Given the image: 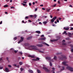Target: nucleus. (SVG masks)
Masks as SVG:
<instances>
[{
  "instance_id": "27",
  "label": "nucleus",
  "mask_w": 73,
  "mask_h": 73,
  "mask_svg": "<svg viewBox=\"0 0 73 73\" xmlns=\"http://www.w3.org/2000/svg\"><path fill=\"white\" fill-rule=\"evenodd\" d=\"M54 60H56L57 59V57H56V56H54Z\"/></svg>"
},
{
  "instance_id": "38",
  "label": "nucleus",
  "mask_w": 73,
  "mask_h": 73,
  "mask_svg": "<svg viewBox=\"0 0 73 73\" xmlns=\"http://www.w3.org/2000/svg\"><path fill=\"white\" fill-rule=\"evenodd\" d=\"M20 70L21 71H23V70H24V69H23V68H21Z\"/></svg>"
},
{
  "instance_id": "43",
  "label": "nucleus",
  "mask_w": 73,
  "mask_h": 73,
  "mask_svg": "<svg viewBox=\"0 0 73 73\" xmlns=\"http://www.w3.org/2000/svg\"><path fill=\"white\" fill-rule=\"evenodd\" d=\"M56 4H54L52 6V7H56Z\"/></svg>"
},
{
  "instance_id": "5",
  "label": "nucleus",
  "mask_w": 73,
  "mask_h": 73,
  "mask_svg": "<svg viewBox=\"0 0 73 73\" xmlns=\"http://www.w3.org/2000/svg\"><path fill=\"white\" fill-rule=\"evenodd\" d=\"M63 29H64L66 30V31H68L69 29V28L68 27H64Z\"/></svg>"
},
{
  "instance_id": "6",
  "label": "nucleus",
  "mask_w": 73,
  "mask_h": 73,
  "mask_svg": "<svg viewBox=\"0 0 73 73\" xmlns=\"http://www.w3.org/2000/svg\"><path fill=\"white\" fill-rule=\"evenodd\" d=\"M43 69H44V70H45L46 72H49V70H48V68H47L46 67H43Z\"/></svg>"
},
{
  "instance_id": "62",
  "label": "nucleus",
  "mask_w": 73,
  "mask_h": 73,
  "mask_svg": "<svg viewBox=\"0 0 73 73\" xmlns=\"http://www.w3.org/2000/svg\"><path fill=\"white\" fill-rule=\"evenodd\" d=\"M70 7H72V6L71 5H70L69 6Z\"/></svg>"
},
{
  "instance_id": "61",
  "label": "nucleus",
  "mask_w": 73,
  "mask_h": 73,
  "mask_svg": "<svg viewBox=\"0 0 73 73\" xmlns=\"http://www.w3.org/2000/svg\"><path fill=\"white\" fill-rule=\"evenodd\" d=\"M23 3H25V4H26V3H27V2H25V1H23Z\"/></svg>"
},
{
  "instance_id": "11",
  "label": "nucleus",
  "mask_w": 73,
  "mask_h": 73,
  "mask_svg": "<svg viewBox=\"0 0 73 73\" xmlns=\"http://www.w3.org/2000/svg\"><path fill=\"white\" fill-rule=\"evenodd\" d=\"M29 57H31V58H35V55H29Z\"/></svg>"
},
{
  "instance_id": "15",
  "label": "nucleus",
  "mask_w": 73,
  "mask_h": 73,
  "mask_svg": "<svg viewBox=\"0 0 73 73\" xmlns=\"http://www.w3.org/2000/svg\"><path fill=\"white\" fill-rule=\"evenodd\" d=\"M43 44L44 45H46V46H49V45L48 44H47L45 42H43Z\"/></svg>"
},
{
  "instance_id": "26",
  "label": "nucleus",
  "mask_w": 73,
  "mask_h": 73,
  "mask_svg": "<svg viewBox=\"0 0 73 73\" xmlns=\"http://www.w3.org/2000/svg\"><path fill=\"white\" fill-rule=\"evenodd\" d=\"M54 21V20L53 19H52L51 20V23H53Z\"/></svg>"
},
{
  "instance_id": "49",
  "label": "nucleus",
  "mask_w": 73,
  "mask_h": 73,
  "mask_svg": "<svg viewBox=\"0 0 73 73\" xmlns=\"http://www.w3.org/2000/svg\"><path fill=\"white\" fill-rule=\"evenodd\" d=\"M65 42V40H63L62 41V42L64 43Z\"/></svg>"
},
{
  "instance_id": "9",
  "label": "nucleus",
  "mask_w": 73,
  "mask_h": 73,
  "mask_svg": "<svg viewBox=\"0 0 73 73\" xmlns=\"http://www.w3.org/2000/svg\"><path fill=\"white\" fill-rule=\"evenodd\" d=\"M68 36L70 37H71L72 36V35L70 33H68Z\"/></svg>"
},
{
  "instance_id": "12",
  "label": "nucleus",
  "mask_w": 73,
  "mask_h": 73,
  "mask_svg": "<svg viewBox=\"0 0 73 73\" xmlns=\"http://www.w3.org/2000/svg\"><path fill=\"white\" fill-rule=\"evenodd\" d=\"M5 72H9V69H8V68H6L5 69Z\"/></svg>"
},
{
  "instance_id": "24",
  "label": "nucleus",
  "mask_w": 73,
  "mask_h": 73,
  "mask_svg": "<svg viewBox=\"0 0 73 73\" xmlns=\"http://www.w3.org/2000/svg\"><path fill=\"white\" fill-rule=\"evenodd\" d=\"M38 73H41V71L39 70H37Z\"/></svg>"
},
{
  "instance_id": "46",
  "label": "nucleus",
  "mask_w": 73,
  "mask_h": 73,
  "mask_svg": "<svg viewBox=\"0 0 73 73\" xmlns=\"http://www.w3.org/2000/svg\"><path fill=\"white\" fill-rule=\"evenodd\" d=\"M17 68H19V65H17V66H16Z\"/></svg>"
},
{
  "instance_id": "19",
  "label": "nucleus",
  "mask_w": 73,
  "mask_h": 73,
  "mask_svg": "<svg viewBox=\"0 0 73 73\" xmlns=\"http://www.w3.org/2000/svg\"><path fill=\"white\" fill-rule=\"evenodd\" d=\"M63 35H64V34H66V35H68V34L66 32V31H64V33H62Z\"/></svg>"
},
{
  "instance_id": "3",
  "label": "nucleus",
  "mask_w": 73,
  "mask_h": 73,
  "mask_svg": "<svg viewBox=\"0 0 73 73\" xmlns=\"http://www.w3.org/2000/svg\"><path fill=\"white\" fill-rule=\"evenodd\" d=\"M66 68L71 72H73V68H72L67 66L66 67Z\"/></svg>"
},
{
  "instance_id": "28",
  "label": "nucleus",
  "mask_w": 73,
  "mask_h": 73,
  "mask_svg": "<svg viewBox=\"0 0 73 73\" xmlns=\"http://www.w3.org/2000/svg\"><path fill=\"white\" fill-rule=\"evenodd\" d=\"M11 49V51H14L15 50V49H13V48H11L10 49Z\"/></svg>"
},
{
  "instance_id": "17",
  "label": "nucleus",
  "mask_w": 73,
  "mask_h": 73,
  "mask_svg": "<svg viewBox=\"0 0 73 73\" xmlns=\"http://www.w3.org/2000/svg\"><path fill=\"white\" fill-rule=\"evenodd\" d=\"M36 33H38V34H40L41 33V32L40 31H35Z\"/></svg>"
},
{
  "instance_id": "51",
  "label": "nucleus",
  "mask_w": 73,
  "mask_h": 73,
  "mask_svg": "<svg viewBox=\"0 0 73 73\" xmlns=\"http://www.w3.org/2000/svg\"><path fill=\"white\" fill-rule=\"evenodd\" d=\"M70 46L71 48H73V44H71Z\"/></svg>"
},
{
  "instance_id": "20",
  "label": "nucleus",
  "mask_w": 73,
  "mask_h": 73,
  "mask_svg": "<svg viewBox=\"0 0 73 73\" xmlns=\"http://www.w3.org/2000/svg\"><path fill=\"white\" fill-rule=\"evenodd\" d=\"M50 9H47L46 10V12H50Z\"/></svg>"
},
{
  "instance_id": "22",
  "label": "nucleus",
  "mask_w": 73,
  "mask_h": 73,
  "mask_svg": "<svg viewBox=\"0 0 73 73\" xmlns=\"http://www.w3.org/2000/svg\"><path fill=\"white\" fill-rule=\"evenodd\" d=\"M62 58H63V59H66V57L65 56H63Z\"/></svg>"
},
{
  "instance_id": "45",
  "label": "nucleus",
  "mask_w": 73,
  "mask_h": 73,
  "mask_svg": "<svg viewBox=\"0 0 73 73\" xmlns=\"http://www.w3.org/2000/svg\"><path fill=\"white\" fill-rule=\"evenodd\" d=\"M33 60H34V61H37L36 60V59H33Z\"/></svg>"
},
{
  "instance_id": "56",
  "label": "nucleus",
  "mask_w": 73,
  "mask_h": 73,
  "mask_svg": "<svg viewBox=\"0 0 73 73\" xmlns=\"http://www.w3.org/2000/svg\"><path fill=\"white\" fill-rule=\"evenodd\" d=\"M52 27H56V25H54V24H53L52 25Z\"/></svg>"
},
{
  "instance_id": "23",
  "label": "nucleus",
  "mask_w": 73,
  "mask_h": 73,
  "mask_svg": "<svg viewBox=\"0 0 73 73\" xmlns=\"http://www.w3.org/2000/svg\"><path fill=\"white\" fill-rule=\"evenodd\" d=\"M64 67L62 66V68L61 69V70H64Z\"/></svg>"
},
{
  "instance_id": "1",
  "label": "nucleus",
  "mask_w": 73,
  "mask_h": 73,
  "mask_svg": "<svg viewBox=\"0 0 73 73\" xmlns=\"http://www.w3.org/2000/svg\"><path fill=\"white\" fill-rule=\"evenodd\" d=\"M24 45L25 46V48L27 49H29V50H38L41 53H44V52L41 51L38 49H37V47L35 46H31L28 43L25 44Z\"/></svg>"
},
{
  "instance_id": "60",
  "label": "nucleus",
  "mask_w": 73,
  "mask_h": 73,
  "mask_svg": "<svg viewBox=\"0 0 73 73\" xmlns=\"http://www.w3.org/2000/svg\"><path fill=\"white\" fill-rule=\"evenodd\" d=\"M42 9L43 10H45V8H42Z\"/></svg>"
},
{
  "instance_id": "44",
  "label": "nucleus",
  "mask_w": 73,
  "mask_h": 73,
  "mask_svg": "<svg viewBox=\"0 0 73 73\" xmlns=\"http://www.w3.org/2000/svg\"><path fill=\"white\" fill-rule=\"evenodd\" d=\"M8 66L9 67V68H11L12 67V66L11 65H8Z\"/></svg>"
},
{
  "instance_id": "30",
  "label": "nucleus",
  "mask_w": 73,
  "mask_h": 73,
  "mask_svg": "<svg viewBox=\"0 0 73 73\" xmlns=\"http://www.w3.org/2000/svg\"><path fill=\"white\" fill-rule=\"evenodd\" d=\"M57 19V17H54L53 18V19L54 20H56Z\"/></svg>"
},
{
  "instance_id": "7",
  "label": "nucleus",
  "mask_w": 73,
  "mask_h": 73,
  "mask_svg": "<svg viewBox=\"0 0 73 73\" xmlns=\"http://www.w3.org/2000/svg\"><path fill=\"white\" fill-rule=\"evenodd\" d=\"M46 39V38L45 37H44L43 38H40L39 40H45Z\"/></svg>"
},
{
  "instance_id": "53",
  "label": "nucleus",
  "mask_w": 73,
  "mask_h": 73,
  "mask_svg": "<svg viewBox=\"0 0 73 73\" xmlns=\"http://www.w3.org/2000/svg\"><path fill=\"white\" fill-rule=\"evenodd\" d=\"M56 21L57 23H59V20L57 19H56Z\"/></svg>"
},
{
  "instance_id": "35",
  "label": "nucleus",
  "mask_w": 73,
  "mask_h": 73,
  "mask_svg": "<svg viewBox=\"0 0 73 73\" xmlns=\"http://www.w3.org/2000/svg\"><path fill=\"white\" fill-rule=\"evenodd\" d=\"M13 39L14 40H17V37H15L13 38Z\"/></svg>"
},
{
  "instance_id": "57",
  "label": "nucleus",
  "mask_w": 73,
  "mask_h": 73,
  "mask_svg": "<svg viewBox=\"0 0 73 73\" xmlns=\"http://www.w3.org/2000/svg\"><path fill=\"white\" fill-rule=\"evenodd\" d=\"M28 21H29V22L30 23H31V22L32 21H31V20H29Z\"/></svg>"
},
{
  "instance_id": "48",
  "label": "nucleus",
  "mask_w": 73,
  "mask_h": 73,
  "mask_svg": "<svg viewBox=\"0 0 73 73\" xmlns=\"http://www.w3.org/2000/svg\"><path fill=\"white\" fill-rule=\"evenodd\" d=\"M70 26H73V24H71L70 25Z\"/></svg>"
},
{
  "instance_id": "16",
  "label": "nucleus",
  "mask_w": 73,
  "mask_h": 73,
  "mask_svg": "<svg viewBox=\"0 0 73 73\" xmlns=\"http://www.w3.org/2000/svg\"><path fill=\"white\" fill-rule=\"evenodd\" d=\"M29 72L30 73H33V71H32V70H28Z\"/></svg>"
},
{
  "instance_id": "50",
  "label": "nucleus",
  "mask_w": 73,
  "mask_h": 73,
  "mask_svg": "<svg viewBox=\"0 0 73 73\" xmlns=\"http://www.w3.org/2000/svg\"><path fill=\"white\" fill-rule=\"evenodd\" d=\"M71 52H73V48L71 49Z\"/></svg>"
},
{
  "instance_id": "42",
  "label": "nucleus",
  "mask_w": 73,
  "mask_h": 73,
  "mask_svg": "<svg viewBox=\"0 0 73 73\" xmlns=\"http://www.w3.org/2000/svg\"><path fill=\"white\" fill-rule=\"evenodd\" d=\"M13 8H15V7L12 6L11 7V9H13Z\"/></svg>"
},
{
  "instance_id": "64",
  "label": "nucleus",
  "mask_w": 73,
  "mask_h": 73,
  "mask_svg": "<svg viewBox=\"0 0 73 73\" xmlns=\"http://www.w3.org/2000/svg\"><path fill=\"white\" fill-rule=\"evenodd\" d=\"M52 73H55V72L54 71H52Z\"/></svg>"
},
{
  "instance_id": "31",
  "label": "nucleus",
  "mask_w": 73,
  "mask_h": 73,
  "mask_svg": "<svg viewBox=\"0 0 73 73\" xmlns=\"http://www.w3.org/2000/svg\"><path fill=\"white\" fill-rule=\"evenodd\" d=\"M23 5V6H24V7H25V6H26V5H27L24 4V3H21Z\"/></svg>"
},
{
  "instance_id": "54",
  "label": "nucleus",
  "mask_w": 73,
  "mask_h": 73,
  "mask_svg": "<svg viewBox=\"0 0 73 73\" xmlns=\"http://www.w3.org/2000/svg\"><path fill=\"white\" fill-rule=\"evenodd\" d=\"M29 6H31V5H32L31 3H29Z\"/></svg>"
},
{
  "instance_id": "41",
  "label": "nucleus",
  "mask_w": 73,
  "mask_h": 73,
  "mask_svg": "<svg viewBox=\"0 0 73 73\" xmlns=\"http://www.w3.org/2000/svg\"><path fill=\"white\" fill-rule=\"evenodd\" d=\"M28 18H29V17H28V16H27V17H25V19H28Z\"/></svg>"
},
{
  "instance_id": "25",
  "label": "nucleus",
  "mask_w": 73,
  "mask_h": 73,
  "mask_svg": "<svg viewBox=\"0 0 73 73\" xmlns=\"http://www.w3.org/2000/svg\"><path fill=\"white\" fill-rule=\"evenodd\" d=\"M2 61H3V59H2V58H1L0 59V63L2 62Z\"/></svg>"
},
{
  "instance_id": "40",
  "label": "nucleus",
  "mask_w": 73,
  "mask_h": 73,
  "mask_svg": "<svg viewBox=\"0 0 73 73\" xmlns=\"http://www.w3.org/2000/svg\"><path fill=\"white\" fill-rule=\"evenodd\" d=\"M3 69V67H0V70H1V69Z\"/></svg>"
},
{
  "instance_id": "55",
  "label": "nucleus",
  "mask_w": 73,
  "mask_h": 73,
  "mask_svg": "<svg viewBox=\"0 0 73 73\" xmlns=\"http://www.w3.org/2000/svg\"><path fill=\"white\" fill-rule=\"evenodd\" d=\"M37 8H36L35 9V11H37Z\"/></svg>"
},
{
  "instance_id": "59",
  "label": "nucleus",
  "mask_w": 73,
  "mask_h": 73,
  "mask_svg": "<svg viewBox=\"0 0 73 73\" xmlns=\"http://www.w3.org/2000/svg\"><path fill=\"white\" fill-rule=\"evenodd\" d=\"M40 7H43L44 6V5H40Z\"/></svg>"
},
{
  "instance_id": "8",
  "label": "nucleus",
  "mask_w": 73,
  "mask_h": 73,
  "mask_svg": "<svg viewBox=\"0 0 73 73\" xmlns=\"http://www.w3.org/2000/svg\"><path fill=\"white\" fill-rule=\"evenodd\" d=\"M36 46H38V47H42V46H43V45L42 44H36Z\"/></svg>"
},
{
  "instance_id": "36",
  "label": "nucleus",
  "mask_w": 73,
  "mask_h": 73,
  "mask_svg": "<svg viewBox=\"0 0 73 73\" xmlns=\"http://www.w3.org/2000/svg\"><path fill=\"white\" fill-rule=\"evenodd\" d=\"M19 53H20V54H21V55H22V54H23V52L20 51L19 52Z\"/></svg>"
},
{
  "instance_id": "34",
  "label": "nucleus",
  "mask_w": 73,
  "mask_h": 73,
  "mask_svg": "<svg viewBox=\"0 0 73 73\" xmlns=\"http://www.w3.org/2000/svg\"><path fill=\"white\" fill-rule=\"evenodd\" d=\"M66 39L67 40H70V38H66Z\"/></svg>"
},
{
  "instance_id": "14",
  "label": "nucleus",
  "mask_w": 73,
  "mask_h": 73,
  "mask_svg": "<svg viewBox=\"0 0 73 73\" xmlns=\"http://www.w3.org/2000/svg\"><path fill=\"white\" fill-rule=\"evenodd\" d=\"M32 38V36H30L29 37H28L27 38V40H30V39H31Z\"/></svg>"
},
{
  "instance_id": "13",
  "label": "nucleus",
  "mask_w": 73,
  "mask_h": 73,
  "mask_svg": "<svg viewBox=\"0 0 73 73\" xmlns=\"http://www.w3.org/2000/svg\"><path fill=\"white\" fill-rule=\"evenodd\" d=\"M58 40V39H53L51 40V42H54V41H57Z\"/></svg>"
},
{
  "instance_id": "2",
  "label": "nucleus",
  "mask_w": 73,
  "mask_h": 73,
  "mask_svg": "<svg viewBox=\"0 0 73 73\" xmlns=\"http://www.w3.org/2000/svg\"><path fill=\"white\" fill-rule=\"evenodd\" d=\"M46 60H48V61L50 62V66H52V64L51 63V62H54V61L53 60V59H51V58L50 57H46Z\"/></svg>"
},
{
  "instance_id": "29",
  "label": "nucleus",
  "mask_w": 73,
  "mask_h": 73,
  "mask_svg": "<svg viewBox=\"0 0 73 73\" xmlns=\"http://www.w3.org/2000/svg\"><path fill=\"white\" fill-rule=\"evenodd\" d=\"M8 5H4V7L5 8L6 7H8Z\"/></svg>"
},
{
  "instance_id": "58",
  "label": "nucleus",
  "mask_w": 73,
  "mask_h": 73,
  "mask_svg": "<svg viewBox=\"0 0 73 73\" xmlns=\"http://www.w3.org/2000/svg\"><path fill=\"white\" fill-rule=\"evenodd\" d=\"M41 37H44V35H42L41 36Z\"/></svg>"
},
{
  "instance_id": "32",
  "label": "nucleus",
  "mask_w": 73,
  "mask_h": 73,
  "mask_svg": "<svg viewBox=\"0 0 73 73\" xmlns=\"http://www.w3.org/2000/svg\"><path fill=\"white\" fill-rule=\"evenodd\" d=\"M54 70H55L54 68L53 67L52 68V71H54Z\"/></svg>"
},
{
  "instance_id": "37",
  "label": "nucleus",
  "mask_w": 73,
  "mask_h": 73,
  "mask_svg": "<svg viewBox=\"0 0 73 73\" xmlns=\"http://www.w3.org/2000/svg\"><path fill=\"white\" fill-rule=\"evenodd\" d=\"M29 16L31 17H34V16H33V15H30Z\"/></svg>"
},
{
  "instance_id": "10",
  "label": "nucleus",
  "mask_w": 73,
  "mask_h": 73,
  "mask_svg": "<svg viewBox=\"0 0 73 73\" xmlns=\"http://www.w3.org/2000/svg\"><path fill=\"white\" fill-rule=\"evenodd\" d=\"M66 62H63L62 63L64 65H65V66H68V64H66Z\"/></svg>"
},
{
  "instance_id": "4",
  "label": "nucleus",
  "mask_w": 73,
  "mask_h": 73,
  "mask_svg": "<svg viewBox=\"0 0 73 73\" xmlns=\"http://www.w3.org/2000/svg\"><path fill=\"white\" fill-rule=\"evenodd\" d=\"M21 40L18 42V44H20V43H21V42H23V40H24V37H23V36L21 37Z\"/></svg>"
},
{
  "instance_id": "52",
  "label": "nucleus",
  "mask_w": 73,
  "mask_h": 73,
  "mask_svg": "<svg viewBox=\"0 0 73 73\" xmlns=\"http://www.w3.org/2000/svg\"><path fill=\"white\" fill-rule=\"evenodd\" d=\"M13 65L14 66H17V65L16 64H14Z\"/></svg>"
},
{
  "instance_id": "47",
  "label": "nucleus",
  "mask_w": 73,
  "mask_h": 73,
  "mask_svg": "<svg viewBox=\"0 0 73 73\" xmlns=\"http://www.w3.org/2000/svg\"><path fill=\"white\" fill-rule=\"evenodd\" d=\"M36 17H37V15L35 14L34 15V17L35 18H36Z\"/></svg>"
},
{
  "instance_id": "21",
  "label": "nucleus",
  "mask_w": 73,
  "mask_h": 73,
  "mask_svg": "<svg viewBox=\"0 0 73 73\" xmlns=\"http://www.w3.org/2000/svg\"><path fill=\"white\" fill-rule=\"evenodd\" d=\"M48 23L47 21H44L43 22V24H46Z\"/></svg>"
},
{
  "instance_id": "63",
  "label": "nucleus",
  "mask_w": 73,
  "mask_h": 73,
  "mask_svg": "<svg viewBox=\"0 0 73 73\" xmlns=\"http://www.w3.org/2000/svg\"><path fill=\"white\" fill-rule=\"evenodd\" d=\"M39 24H42V23H41V22H39Z\"/></svg>"
},
{
  "instance_id": "39",
  "label": "nucleus",
  "mask_w": 73,
  "mask_h": 73,
  "mask_svg": "<svg viewBox=\"0 0 73 73\" xmlns=\"http://www.w3.org/2000/svg\"><path fill=\"white\" fill-rule=\"evenodd\" d=\"M62 45H66V43H62Z\"/></svg>"
},
{
  "instance_id": "18",
  "label": "nucleus",
  "mask_w": 73,
  "mask_h": 73,
  "mask_svg": "<svg viewBox=\"0 0 73 73\" xmlns=\"http://www.w3.org/2000/svg\"><path fill=\"white\" fill-rule=\"evenodd\" d=\"M19 65H23V62H19Z\"/></svg>"
},
{
  "instance_id": "33",
  "label": "nucleus",
  "mask_w": 73,
  "mask_h": 73,
  "mask_svg": "<svg viewBox=\"0 0 73 73\" xmlns=\"http://www.w3.org/2000/svg\"><path fill=\"white\" fill-rule=\"evenodd\" d=\"M36 61H38L40 60V59L38 58H37L36 59Z\"/></svg>"
}]
</instances>
